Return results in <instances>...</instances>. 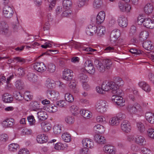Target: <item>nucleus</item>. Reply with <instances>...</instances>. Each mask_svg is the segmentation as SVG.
I'll use <instances>...</instances> for the list:
<instances>
[{"label": "nucleus", "instance_id": "64", "mask_svg": "<svg viewBox=\"0 0 154 154\" xmlns=\"http://www.w3.org/2000/svg\"><path fill=\"white\" fill-rule=\"evenodd\" d=\"M145 20V18H144L143 16L140 15L137 17V22L139 25H141L142 24L143 25Z\"/></svg>", "mask_w": 154, "mask_h": 154}, {"label": "nucleus", "instance_id": "11", "mask_svg": "<svg viewBox=\"0 0 154 154\" xmlns=\"http://www.w3.org/2000/svg\"><path fill=\"white\" fill-rule=\"evenodd\" d=\"M114 82H112L114 83L115 84V86L117 88L116 91L117 94H120L122 93V90L119 88V87L122 86L124 84V82L121 78L117 77L115 78Z\"/></svg>", "mask_w": 154, "mask_h": 154}, {"label": "nucleus", "instance_id": "38", "mask_svg": "<svg viewBox=\"0 0 154 154\" xmlns=\"http://www.w3.org/2000/svg\"><path fill=\"white\" fill-rule=\"evenodd\" d=\"M67 147L68 145L67 144H62L60 143H55L54 146V149L57 150H63Z\"/></svg>", "mask_w": 154, "mask_h": 154}, {"label": "nucleus", "instance_id": "6", "mask_svg": "<svg viewBox=\"0 0 154 154\" xmlns=\"http://www.w3.org/2000/svg\"><path fill=\"white\" fill-rule=\"evenodd\" d=\"M125 117L124 114H119L117 116L111 118L109 121V124L110 125L112 126H118L119 125L121 120Z\"/></svg>", "mask_w": 154, "mask_h": 154}, {"label": "nucleus", "instance_id": "62", "mask_svg": "<svg viewBox=\"0 0 154 154\" xmlns=\"http://www.w3.org/2000/svg\"><path fill=\"white\" fill-rule=\"evenodd\" d=\"M56 0H48L49 3V10L51 11L54 8L56 3Z\"/></svg>", "mask_w": 154, "mask_h": 154}, {"label": "nucleus", "instance_id": "21", "mask_svg": "<svg viewBox=\"0 0 154 154\" xmlns=\"http://www.w3.org/2000/svg\"><path fill=\"white\" fill-rule=\"evenodd\" d=\"M143 26L146 28L153 29H154V22L150 18H145Z\"/></svg>", "mask_w": 154, "mask_h": 154}, {"label": "nucleus", "instance_id": "29", "mask_svg": "<svg viewBox=\"0 0 154 154\" xmlns=\"http://www.w3.org/2000/svg\"><path fill=\"white\" fill-rule=\"evenodd\" d=\"M153 10V7L152 5L150 3H147L143 7V10L145 13L147 14H151Z\"/></svg>", "mask_w": 154, "mask_h": 154}, {"label": "nucleus", "instance_id": "34", "mask_svg": "<svg viewBox=\"0 0 154 154\" xmlns=\"http://www.w3.org/2000/svg\"><path fill=\"white\" fill-rule=\"evenodd\" d=\"M145 117L149 123L152 124L154 123V113L147 112L145 114Z\"/></svg>", "mask_w": 154, "mask_h": 154}, {"label": "nucleus", "instance_id": "46", "mask_svg": "<svg viewBox=\"0 0 154 154\" xmlns=\"http://www.w3.org/2000/svg\"><path fill=\"white\" fill-rule=\"evenodd\" d=\"M72 2L71 0H63V7L66 9H70L72 7Z\"/></svg>", "mask_w": 154, "mask_h": 154}, {"label": "nucleus", "instance_id": "2", "mask_svg": "<svg viewBox=\"0 0 154 154\" xmlns=\"http://www.w3.org/2000/svg\"><path fill=\"white\" fill-rule=\"evenodd\" d=\"M127 110L131 115L142 114L143 112L141 107L137 103H135L133 105H129L128 107Z\"/></svg>", "mask_w": 154, "mask_h": 154}, {"label": "nucleus", "instance_id": "60", "mask_svg": "<svg viewBox=\"0 0 154 154\" xmlns=\"http://www.w3.org/2000/svg\"><path fill=\"white\" fill-rule=\"evenodd\" d=\"M12 27L14 31H17L19 28L20 27L18 21L17 19L12 24Z\"/></svg>", "mask_w": 154, "mask_h": 154}, {"label": "nucleus", "instance_id": "40", "mask_svg": "<svg viewBox=\"0 0 154 154\" xmlns=\"http://www.w3.org/2000/svg\"><path fill=\"white\" fill-rule=\"evenodd\" d=\"M80 112L82 115L85 118L89 119L92 117L91 112L85 109H82Z\"/></svg>", "mask_w": 154, "mask_h": 154}, {"label": "nucleus", "instance_id": "19", "mask_svg": "<svg viewBox=\"0 0 154 154\" xmlns=\"http://www.w3.org/2000/svg\"><path fill=\"white\" fill-rule=\"evenodd\" d=\"M46 86L48 88H51L54 87L56 85H58L60 87H63V84L59 81L56 82L49 79H47L46 82Z\"/></svg>", "mask_w": 154, "mask_h": 154}, {"label": "nucleus", "instance_id": "9", "mask_svg": "<svg viewBox=\"0 0 154 154\" xmlns=\"http://www.w3.org/2000/svg\"><path fill=\"white\" fill-rule=\"evenodd\" d=\"M97 27L95 24L91 22L85 29V33L88 35L92 36L96 34Z\"/></svg>", "mask_w": 154, "mask_h": 154}, {"label": "nucleus", "instance_id": "18", "mask_svg": "<svg viewBox=\"0 0 154 154\" xmlns=\"http://www.w3.org/2000/svg\"><path fill=\"white\" fill-rule=\"evenodd\" d=\"M72 71L68 69H65L63 72V78L66 81H69L72 79L73 77Z\"/></svg>", "mask_w": 154, "mask_h": 154}, {"label": "nucleus", "instance_id": "49", "mask_svg": "<svg viewBox=\"0 0 154 154\" xmlns=\"http://www.w3.org/2000/svg\"><path fill=\"white\" fill-rule=\"evenodd\" d=\"M146 134L149 138L154 140V128H148L146 131Z\"/></svg>", "mask_w": 154, "mask_h": 154}, {"label": "nucleus", "instance_id": "10", "mask_svg": "<svg viewBox=\"0 0 154 154\" xmlns=\"http://www.w3.org/2000/svg\"><path fill=\"white\" fill-rule=\"evenodd\" d=\"M85 71L89 73L94 74L95 72V69L91 61L89 60H87L84 64Z\"/></svg>", "mask_w": 154, "mask_h": 154}, {"label": "nucleus", "instance_id": "37", "mask_svg": "<svg viewBox=\"0 0 154 154\" xmlns=\"http://www.w3.org/2000/svg\"><path fill=\"white\" fill-rule=\"evenodd\" d=\"M20 148L19 145L15 143H12L10 144L8 146V149L11 152H15Z\"/></svg>", "mask_w": 154, "mask_h": 154}, {"label": "nucleus", "instance_id": "24", "mask_svg": "<svg viewBox=\"0 0 154 154\" xmlns=\"http://www.w3.org/2000/svg\"><path fill=\"white\" fill-rule=\"evenodd\" d=\"M105 13L104 11L99 12L97 16L96 22L98 24L102 23L105 20Z\"/></svg>", "mask_w": 154, "mask_h": 154}, {"label": "nucleus", "instance_id": "20", "mask_svg": "<svg viewBox=\"0 0 154 154\" xmlns=\"http://www.w3.org/2000/svg\"><path fill=\"white\" fill-rule=\"evenodd\" d=\"M103 151L105 153L109 154H116L117 152L116 148L114 146L109 145H104Z\"/></svg>", "mask_w": 154, "mask_h": 154}, {"label": "nucleus", "instance_id": "5", "mask_svg": "<svg viewBox=\"0 0 154 154\" xmlns=\"http://www.w3.org/2000/svg\"><path fill=\"white\" fill-rule=\"evenodd\" d=\"M123 92L121 94H113L111 98V101L113 102H115L118 105L120 106H123L125 105V100L121 96L123 94Z\"/></svg>", "mask_w": 154, "mask_h": 154}, {"label": "nucleus", "instance_id": "30", "mask_svg": "<svg viewBox=\"0 0 154 154\" xmlns=\"http://www.w3.org/2000/svg\"><path fill=\"white\" fill-rule=\"evenodd\" d=\"M40 103L36 101L31 102L29 106V109L32 111H36L39 108Z\"/></svg>", "mask_w": 154, "mask_h": 154}, {"label": "nucleus", "instance_id": "35", "mask_svg": "<svg viewBox=\"0 0 154 154\" xmlns=\"http://www.w3.org/2000/svg\"><path fill=\"white\" fill-rule=\"evenodd\" d=\"M94 138L95 140L98 143L103 144L106 142V139L103 136L97 134L94 136Z\"/></svg>", "mask_w": 154, "mask_h": 154}, {"label": "nucleus", "instance_id": "22", "mask_svg": "<svg viewBox=\"0 0 154 154\" xmlns=\"http://www.w3.org/2000/svg\"><path fill=\"white\" fill-rule=\"evenodd\" d=\"M139 86L146 93H149L151 91L150 86L144 81H140L138 82Z\"/></svg>", "mask_w": 154, "mask_h": 154}, {"label": "nucleus", "instance_id": "55", "mask_svg": "<svg viewBox=\"0 0 154 154\" xmlns=\"http://www.w3.org/2000/svg\"><path fill=\"white\" fill-rule=\"evenodd\" d=\"M70 110L72 114L75 115L80 112L79 107L75 105L72 106L70 108Z\"/></svg>", "mask_w": 154, "mask_h": 154}, {"label": "nucleus", "instance_id": "27", "mask_svg": "<svg viewBox=\"0 0 154 154\" xmlns=\"http://www.w3.org/2000/svg\"><path fill=\"white\" fill-rule=\"evenodd\" d=\"M37 117L39 120L43 121L47 119L48 116L46 112L40 110L37 113Z\"/></svg>", "mask_w": 154, "mask_h": 154}, {"label": "nucleus", "instance_id": "48", "mask_svg": "<svg viewBox=\"0 0 154 154\" xmlns=\"http://www.w3.org/2000/svg\"><path fill=\"white\" fill-rule=\"evenodd\" d=\"M149 36V32L146 30H143L139 33V37L143 40L147 39Z\"/></svg>", "mask_w": 154, "mask_h": 154}, {"label": "nucleus", "instance_id": "7", "mask_svg": "<svg viewBox=\"0 0 154 154\" xmlns=\"http://www.w3.org/2000/svg\"><path fill=\"white\" fill-rule=\"evenodd\" d=\"M121 129L124 132L128 134L131 131V126L129 122L127 120L123 121L121 125Z\"/></svg>", "mask_w": 154, "mask_h": 154}, {"label": "nucleus", "instance_id": "44", "mask_svg": "<svg viewBox=\"0 0 154 154\" xmlns=\"http://www.w3.org/2000/svg\"><path fill=\"white\" fill-rule=\"evenodd\" d=\"M61 138L65 142L68 143L71 140V135L67 132L63 133L62 135Z\"/></svg>", "mask_w": 154, "mask_h": 154}, {"label": "nucleus", "instance_id": "61", "mask_svg": "<svg viewBox=\"0 0 154 154\" xmlns=\"http://www.w3.org/2000/svg\"><path fill=\"white\" fill-rule=\"evenodd\" d=\"M56 69L55 65L52 63H50L48 66V70L50 73H53L55 72Z\"/></svg>", "mask_w": 154, "mask_h": 154}, {"label": "nucleus", "instance_id": "1", "mask_svg": "<svg viewBox=\"0 0 154 154\" xmlns=\"http://www.w3.org/2000/svg\"><path fill=\"white\" fill-rule=\"evenodd\" d=\"M94 65L97 69L101 72H104L106 69L110 68L112 64L111 60L109 59H105L100 61L97 59H95L94 61Z\"/></svg>", "mask_w": 154, "mask_h": 154}, {"label": "nucleus", "instance_id": "39", "mask_svg": "<svg viewBox=\"0 0 154 154\" xmlns=\"http://www.w3.org/2000/svg\"><path fill=\"white\" fill-rule=\"evenodd\" d=\"M27 78L30 82H35L38 80V77L34 73H29L27 75Z\"/></svg>", "mask_w": 154, "mask_h": 154}, {"label": "nucleus", "instance_id": "28", "mask_svg": "<svg viewBox=\"0 0 154 154\" xmlns=\"http://www.w3.org/2000/svg\"><path fill=\"white\" fill-rule=\"evenodd\" d=\"M135 142L141 146H145L146 141L145 137L142 135H138L135 138Z\"/></svg>", "mask_w": 154, "mask_h": 154}, {"label": "nucleus", "instance_id": "59", "mask_svg": "<svg viewBox=\"0 0 154 154\" xmlns=\"http://www.w3.org/2000/svg\"><path fill=\"white\" fill-rule=\"evenodd\" d=\"M8 137L7 135L5 134H0V142L4 143L7 141Z\"/></svg>", "mask_w": 154, "mask_h": 154}, {"label": "nucleus", "instance_id": "14", "mask_svg": "<svg viewBox=\"0 0 154 154\" xmlns=\"http://www.w3.org/2000/svg\"><path fill=\"white\" fill-rule=\"evenodd\" d=\"M2 12L4 16L8 18L12 17L14 14L13 8L9 6H4L3 8Z\"/></svg>", "mask_w": 154, "mask_h": 154}, {"label": "nucleus", "instance_id": "26", "mask_svg": "<svg viewBox=\"0 0 154 154\" xmlns=\"http://www.w3.org/2000/svg\"><path fill=\"white\" fill-rule=\"evenodd\" d=\"M14 120L13 119H7L3 120L1 123L2 126L6 128L11 127L13 125Z\"/></svg>", "mask_w": 154, "mask_h": 154}, {"label": "nucleus", "instance_id": "51", "mask_svg": "<svg viewBox=\"0 0 154 154\" xmlns=\"http://www.w3.org/2000/svg\"><path fill=\"white\" fill-rule=\"evenodd\" d=\"M64 97L65 100L68 102H72L74 101V97L70 93H66L65 94Z\"/></svg>", "mask_w": 154, "mask_h": 154}, {"label": "nucleus", "instance_id": "43", "mask_svg": "<svg viewBox=\"0 0 154 154\" xmlns=\"http://www.w3.org/2000/svg\"><path fill=\"white\" fill-rule=\"evenodd\" d=\"M96 35L99 36L104 35L106 33L105 27L103 26H100L97 27Z\"/></svg>", "mask_w": 154, "mask_h": 154}, {"label": "nucleus", "instance_id": "33", "mask_svg": "<svg viewBox=\"0 0 154 154\" xmlns=\"http://www.w3.org/2000/svg\"><path fill=\"white\" fill-rule=\"evenodd\" d=\"M45 110L50 113H54L57 110V107L55 105H50L44 106Z\"/></svg>", "mask_w": 154, "mask_h": 154}, {"label": "nucleus", "instance_id": "57", "mask_svg": "<svg viewBox=\"0 0 154 154\" xmlns=\"http://www.w3.org/2000/svg\"><path fill=\"white\" fill-rule=\"evenodd\" d=\"M27 120L30 126H32L35 125V120L33 116L32 115L28 117Z\"/></svg>", "mask_w": 154, "mask_h": 154}, {"label": "nucleus", "instance_id": "13", "mask_svg": "<svg viewBox=\"0 0 154 154\" xmlns=\"http://www.w3.org/2000/svg\"><path fill=\"white\" fill-rule=\"evenodd\" d=\"M121 34L120 30L118 29H113L110 35V40L111 42H115Z\"/></svg>", "mask_w": 154, "mask_h": 154}, {"label": "nucleus", "instance_id": "50", "mask_svg": "<svg viewBox=\"0 0 154 154\" xmlns=\"http://www.w3.org/2000/svg\"><path fill=\"white\" fill-rule=\"evenodd\" d=\"M32 130L29 128H24L22 129L21 131V133L23 135H29L32 134Z\"/></svg>", "mask_w": 154, "mask_h": 154}, {"label": "nucleus", "instance_id": "8", "mask_svg": "<svg viewBox=\"0 0 154 154\" xmlns=\"http://www.w3.org/2000/svg\"><path fill=\"white\" fill-rule=\"evenodd\" d=\"M48 97L52 100H56L59 99L60 94L59 92L54 90H48L46 92Z\"/></svg>", "mask_w": 154, "mask_h": 154}, {"label": "nucleus", "instance_id": "36", "mask_svg": "<svg viewBox=\"0 0 154 154\" xmlns=\"http://www.w3.org/2000/svg\"><path fill=\"white\" fill-rule=\"evenodd\" d=\"M9 94L8 93H5L2 95V100L5 103H11L13 100L12 97H8Z\"/></svg>", "mask_w": 154, "mask_h": 154}, {"label": "nucleus", "instance_id": "23", "mask_svg": "<svg viewBox=\"0 0 154 154\" xmlns=\"http://www.w3.org/2000/svg\"><path fill=\"white\" fill-rule=\"evenodd\" d=\"M41 127L43 131L48 132L51 129L52 125L51 123L47 121L43 122L40 124Z\"/></svg>", "mask_w": 154, "mask_h": 154}, {"label": "nucleus", "instance_id": "63", "mask_svg": "<svg viewBox=\"0 0 154 154\" xmlns=\"http://www.w3.org/2000/svg\"><path fill=\"white\" fill-rule=\"evenodd\" d=\"M137 29L136 27L134 25L132 26L130 28L129 34L130 35H136L137 33Z\"/></svg>", "mask_w": 154, "mask_h": 154}, {"label": "nucleus", "instance_id": "25", "mask_svg": "<svg viewBox=\"0 0 154 154\" xmlns=\"http://www.w3.org/2000/svg\"><path fill=\"white\" fill-rule=\"evenodd\" d=\"M36 140L39 143H44L48 140V136L44 134H41L38 135L36 137Z\"/></svg>", "mask_w": 154, "mask_h": 154}, {"label": "nucleus", "instance_id": "32", "mask_svg": "<svg viewBox=\"0 0 154 154\" xmlns=\"http://www.w3.org/2000/svg\"><path fill=\"white\" fill-rule=\"evenodd\" d=\"M93 6L95 9H98L104 6V5L102 0H94L93 3Z\"/></svg>", "mask_w": 154, "mask_h": 154}, {"label": "nucleus", "instance_id": "3", "mask_svg": "<svg viewBox=\"0 0 154 154\" xmlns=\"http://www.w3.org/2000/svg\"><path fill=\"white\" fill-rule=\"evenodd\" d=\"M107 107L106 101L102 100L97 101L95 105L97 111L101 113L105 112L107 111Z\"/></svg>", "mask_w": 154, "mask_h": 154}, {"label": "nucleus", "instance_id": "17", "mask_svg": "<svg viewBox=\"0 0 154 154\" xmlns=\"http://www.w3.org/2000/svg\"><path fill=\"white\" fill-rule=\"evenodd\" d=\"M83 147L87 149H92L94 148V143L92 140L88 138L83 139L82 142Z\"/></svg>", "mask_w": 154, "mask_h": 154}, {"label": "nucleus", "instance_id": "31", "mask_svg": "<svg viewBox=\"0 0 154 154\" xmlns=\"http://www.w3.org/2000/svg\"><path fill=\"white\" fill-rule=\"evenodd\" d=\"M0 32H2V34L7 37L10 35L11 32L9 29V26L7 24H5L3 26Z\"/></svg>", "mask_w": 154, "mask_h": 154}, {"label": "nucleus", "instance_id": "58", "mask_svg": "<svg viewBox=\"0 0 154 154\" xmlns=\"http://www.w3.org/2000/svg\"><path fill=\"white\" fill-rule=\"evenodd\" d=\"M141 152L143 154H152L151 150L145 147H143L141 148Z\"/></svg>", "mask_w": 154, "mask_h": 154}, {"label": "nucleus", "instance_id": "41", "mask_svg": "<svg viewBox=\"0 0 154 154\" xmlns=\"http://www.w3.org/2000/svg\"><path fill=\"white\" fill-rule=\"evenodd\" d=\"M94 131H98L100 134L104 133L105 131V128L102 125L100 124L95 125L93 128Z\"/></svg>", "mask_w": 154, "mask_h": 154}, {"label": "nucleus", "instance_id": "4", "mask_svg": "<svg viewBox=\"0 0 154 154\" xmlns=\"http://www.w3.org/2000/svg\"><path fill=\"white\" fill-rule=\"evenodd\" d=\"M115 85L112 82L104 81L102 84V88L105 92L110 90L112 94H117L116 91L117 88L115 86Z\"/></svg>", "mask_w": 154, "mask_h": 154}, {"label": "nucleus", "instance_id": "53", "mask_svg": "<svg viewBox=\"0 0 154 154\" xmlns=\"http://www.w3.org/2000/svg\"><path fill=\"white\" fill-rule=\"evenodd\" d=\"M65 122L68 124L71 125L73 124L74 122L73 117L71 116H67L65 118Z\"/></svg>", "mask_w": 154, "mask_h": 154}, {"label": "nucleus", "instance_id": "54", "mask_svg": "<svg viewBox=\"0 0 154 154\" xmlns=\"http://www.w3.org/2000/svg\"><path fill=\"white\" fill-rule=\"evenodd\" d=\"M13 96L16 99L18 100H21L23 99V97L18 92L15 91L13 92Z\"/></svg>", "mask_w": 154, "mask_h": 154}, {"label": "nucleus", "instance_id": "47", "mask_svg": "<svg viewBox=\"0 0 154 154\" xmlns=\"http://www.w3.org/2000/svg\"><path fill=\"white\" fill-rule=\"evenodd\" d=\"M53 130L55 134H59L62 131V125L60 124L55 125L53 127Z\"/></svg>", "mask_w": 154, "mask_h": 154}, {"label": "nucleus", "instance_id": "15", "mask_svg": "<svg viewBox=\"0 0 154 154\" xmlns=\"http://www.w3.org/2000/svg\"><path fill=\"white\" fill-rule=\"evenodd\" d=\"M33 67L36 71L42 72L46 71L47 67L45 64L42 62H37L33 64Z\"/></svg>", "mask_w": 154, "mask_h": 154}, {"label": "nucleus", "instance_id": "42", "mask_svg": "<svg viewBox=\"0 0 154 154\" xmlns=\"http://www.w3.org/2000/svg\"><path fill=\"white\" fill-rule=\"evenodd\" d=\"M143 47L146 50H150L153 49V47L151 41L147 40L143 44Z\"/></svg>", "mask_w": 154, "mask_h": 154}, {"label": "nucleus", "instance_id": "56", "mask_svg": "<svg viewBox=\"0 0 154 154\" xmlns=\"http://www.w3.org/2000/svg\"><path fill=\"white\" fill-rule=\"evenodd\" d=\"M32 97V93L28 91H26L23 94V98L27 101L31 99Z\"/></svg>", "mask_w": 154, "mask_h": 154}, {"label": "nucleus", "instance_id": "16", "mask_svg": "<svg viewBox=\"0 0 154 154\" xmlns=\"http://www.w3.org/2000/svg\"><path fill=\"white\" fill-rule=\"evenodd\" d=\"M118 7L119 10L122 12L129 13L130 12L131 7V5L128 4H125L122 2L118 3Z\"/></svg>", "mask_w": 154, "mask_h": 154}, {"label": "nucleus", "instance_id": "52", "mask_svg": "<svg viewBox=\"0 0 154 154\" xmlns=\"http://www.w3.org/2000/svg\"><path fill=\"white\" fill-rule=\"evenodd\" d=\"M44 41L45 42L44 44L41 45V47L42 48L46 49L52 47L53 43L52 41L46 40H44Z\"/></svg>", "mask_w": 154, "mask_h": 154}, {"label": "nucleus", "instance_id": "12", "mask_svg": "<svg viewBox=\"0 0 154 154\" xmlns=\"http://www.w3.org/2000/svg\"><path fill=\"white\" fill-rule=\"evenodd\" d=\"M117 22L119 26L122 28H126L128 24L127 18L123 15H120L118 17Z\"/></svg>", "mask_w": 154, "mask_h": 154}, {"label": "nucleus", "instance_id": "45", "mask_svg": "<svg viewBox=\"0 0 154 154\" xmlns=\"http://www.w3.org/2000/svg\"><path fill=\"white\" fill-rule=\"evenodd\" d=\"M136 127L138 131L140 133H143L145 130L144 124L141 122H138L137 123Z\"/></svg>", "mask_w": 154, "mask_h": 154}]
</instances>
